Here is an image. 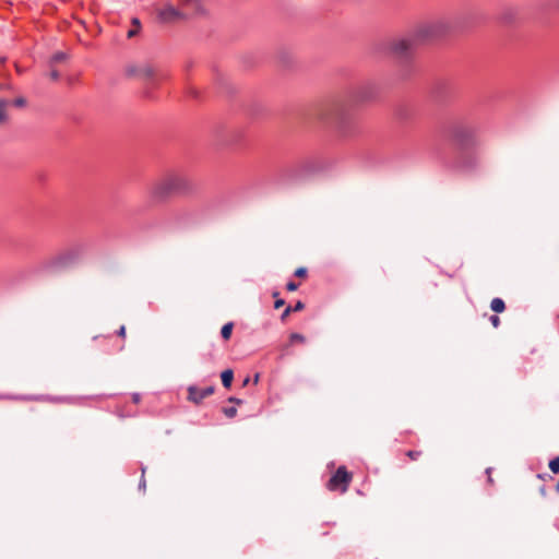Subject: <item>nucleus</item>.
<instances>
[{
    "label": "nucleus",
    "mask_w": 559,
    "mask_h": 559,
    "mask_svg": "<svg viewBox=\"0 0 559 559\" xmlns=\"http://www.w3.org/2000/svg\"><path fill=\"white\" fill-rule=\"evenodd\" d=\"M465 15L453 17H438L418 25L413 32L415 40L419 45L439 39L452 32L461 31L465 27Z\"/></svg>",
    "instance_id": "7ed1b4c3"
},
{
    "label": "nucleus",
    "mask_w": 559,
    "mask_h": 559,
    "mask_svg": "<svg viewBox=\"0 0 559 559\" xmlns=\"http://www.w3.org/2000/svg\"><path fill=\"white\" fill-rule=\"evenodd\" d=\"M9 105V100L0 99V123L5 122L8 119L7 108Z\"/></svg>",
    "instance_id": "a211bd4d"
},
{
    "label": "nucleus",
    "mask_w": 559,
    "mask_h": 559,
    "mask_svg": "<svg viewBox=\"0 0 559 559\" xmlns=\"http://www.w3.org/2000/svg\"><path fill=\"white\" fill-rule=\"evenodd\" d=\"M417 107L413 104H399L394 109V117L402 126H411L417 117Z\"/></svg>",
    "instance_id": "1a4fd4ad"
},
{
    "label": "nucleus",
    "mask_w": 559,
    "mask_h": 559,
    "mask_svg": "<svg viewBox=\"0 0 559 559\" xmlns=\"http://www.w3.org/2000/svg\"><path fill=\"white\" fill-rule=\"evenodd\" d=\"M490 308L497 313H501L506 310V304L501 298H493L490 302Z\"/></svg>",
    "instance_id": "f3484780"
},
{
    "label": "nucleus",
    "mask_w": 559,
    "mask_h": 559,
    "mask_svg": "<svg viewBox=\"0 0 559 559\" xmlns=\"http://www.w3.org/2000/svg\"><path fill=\"white\" fill-rule=\"evenodd\" d=\"M228 402H230V403H236V404H241V403H242V401H241V400L236 399V397H229V399H228Z\"/></svg>",
    "instance_id": "c9c22d12"
},
{
    "label": "nucleus",
    "mask_w": 559,
    "mask_h": 559,
    "mask_svg": "<svg viewBox=\"0 0 559 559\" xmlns=\"http://www.w3.org/2000/svg\"><path fill=\"white\" fill-rule=\"evenodd\" d=\"M549 468H550V471H551L554 474H558V473H559V456H558V457L552 459V460L549 462Z\"/></svg>",
    "instance_id": "5701e85b"
},
{
    "label": "nucleus",
    "mask_w": 559,
    "mask_h": 559,
    "mask_svg": "<svg viewBox=\"0 0 559 559\" xmlns=\"http://www.w3.org/2000/svg\"><path fill=\"white\" fill-rule=\"evenodd\" d=\"M556 491L559 492V481L556 485Z\"/></svg>",
    "instance_id": "79ce46f5"
},
{
    "label": "nucleus",
    "mask_w": 559,
    "mask_h": 559,
    "mask_svg": "<svg viewBox=\"0 0 559 559\" xmlns=\"http://www.w3.org/2000/svg\"><path fill=\"white\" fill-rule=\"evenodd\" d=\"M223 413L228 418H234L237 415V408L236 407H225L223 408Z\"/></svg>",
    "instance_id": "b1692460"
},
{
    "label": "nucleus",
    "mask_w": 559,
    "mask_h": 559,
    "mask_svg": "<svg viewBox=\"0 0 559 559\" xmlns=\"http://www.w3.org/2000/svg\"><path fill=\"white\" fill-rule=\"evenodd\" d=\"M305 308V304L302 301H297L295 307L292 308L293 311H301Z\"/></svg>",
    "instance_id": "72a5a7b5"
},
{
    "label": "nucleus",
    "mask_w": 559,
    "mask_h": 559,
    "mask_svg": "<svg viewBox=\"0 0 559 559\" xmlns=\"http://www.w3.org/2000/svg\"><path fill=\"white\" fill-rule=\"evenodd\" d=\"M158 17L163 22H175L177 20H186L187 15L173 4L166 3L165 7L158 11Z\"/></svg>",
    "instance_id": "9d476101"
},
{
    "label": "nucleus",
    "mask_w": 559,
    "mask_h": 559,
    "mask_svg": "<svg viewBox=\"0 0 559 559\" xmlns=\"http://www.w3.org/2000/svg\"><path fill=\"white\" fill-rule=\"evenodd\" d=\"M490 322H491L493 328H498L500 325V319H499L498 316H491L490 317Z\"/></svg>",
    "instance_id": "c756f323"
},
{
    "label": "nucleus",
    "mask_w": 559,
    "mask_h": 559,
    "mask_svg": "<svg viewBox=\"0 0 559 559\" xmlns=\"http://www.w3.org/2000/svg\"><path fill=\"white\" fill-rule=\"evenodd\" d=\"M377 95L378 86L371 80L360 81L347 90V97L355 105L372 102Z\"/></svg>",
    "instance_id": "423d86ee"
},
{
    "label": "nucleus",
    "mask_w": 559,
    "mask_h": 559,
    "mask_svg": "<svg viewBox=\"0 0 559 559\" xmlns=\"http://www.w3.org/2000/svg\"><path fill=\"white\" fill-rule=\"evenodd\" d=\"M486 473L488 474V480H489V481H492L491 476H490L491 468H487V469H486Z\"/></svg>",
    "instance_id": "58836bf2"
},
{
    "label": "nucleus",
    "mask_w": 559,
    "mask_h": 559,
    "mask_svg": "<svg viewBox=\"0 0 559 559\" xmlns=\"http://www.w3.org/2000/svg\"><path fill=\"white\" fill-rule=\"evenodd\" d=\"M477 126L464 119L453 121L448 128L450 139L462 150L477 145Z\"/></svg>",
    "instance_id": "20e7f679"
},
{
    "label": "nucleus",
    "mask_w": 559,
    "mask_h": 559,
    "mask_svg": "<svg viewBox=\"0 0 559 559\" xmlns=\"http://www.w3.org/2000/svg\"><path fill=\"white\" fill-rule=\"evenodd\" d=\"M128 75H138L139 76V67L130 66L127 68Z\"/></svg>",
    "instance_id": "bb28decb"
},
{
    "label": "nucleus",
    "mask_w": 559,
    "mask_h": 559,
    "mask_svg": "<svg viewBox=\"0 0 559 559\" xmlns=\"http://www.w3.org/2000/svg\"><path fill=\"white\" fill-rule=\"evenodd\" d=\"M67 58L68 56L64 52L58 51L51 57L50 64L64 61Z\"/></svg>",
    "instance_id": "412c9836"
},
{
    "label": "nucleus",
    "mask_w": 559,
    "mask_h": 559,
    "mask_svg": "<svg viewBox=\"0 0 559 559\" xmlns=\"http://www.w3.org/2000/svg\"><path fill=\"white\" fill-rule=\"evenodd\" d=\"M118 336L124 338L126 337V326L121 325L120 329L117 332Z\"/></svg>",
    "instance_id": "f704fd0d"
},
{
    "label": "nucleus",
    "mask_w": 559,
    "mask_h": 559,
    "mask_svg": "<svg viewBox=\"0 0 559 559\" xmlns=\"http://www.w3.org/2000/svg\"><path fill=\"white\" fill-rule=\"evenodd\" d=\"M49 76L51 80L57 81L60 78V73L56 69H52L49 73Z\"/></svg>",
    "instance_id": "2f4dec72"
},
{
    "label": "nucleus",
    "mask_w": 559,
    "mask_h": 559,
    "mask_svg": "<svg viewBox=\"0 0 559 559\" xmlns=\"http://www.w3.org/2000/svg\"><path fill=\"white\" fill-rule=\"evenodd\" d=\"M233 329H234V323L233 322H228V323L223 325V328L221 330V334H222V337L225 341H228L230 338L231 333H233Z\"/></svg>",
    "instance_id": "6ab92c4d"
},
{
    "label": "nucleus",
    "mask_w": 559,
    "mask_h": 559,
    "mask_svg": "<svg viewBox=\"0 0 559 559\" xmlns=\"http://www.w3.org/2000/svg\"><path fill=\"white\" fill-rule=\"evenodd\" d=\"M286 288L289 292H295L298 289V284L295 282H289V283H287Z\"/></svg>",
    "instance_id": "7c9ffc66"
},
{
    "label": "nucleus",
    "mask_w": 559,
    "mask_h": 559,
    "mask_svg": "<svg viewBox=\"0 0 559 559\" xmlns=\"http://www.w3.org/2000/svg\"><path fill=\"white\" fill-rule=\"evenodd\" d=\"M132 24H133L134 26H136V29H130V31L128 32V37H129V38H132V37H134V36L138 34L139 28H140V21H139V19H136V17L132 19Z\"/></svg>",
    "instance_id": "4be33fe9"
},
{
    "label": "nucleus",
    "mask_w": 559,
    "mask_h": 559,
    "mask_svg": "<svg viewBox=\"0 0 559 559\" xmlns=\"http://www.w3.org/2000/svg\"><path fill=\"white\" fill-rule=\"evenodd\" d=\"M317 119L331 127L340 136H350L355 123L349 108L342 100H332L321 105L316 114Z\"/></svg>",
    "instance_id": "f03ea898"
},
{
    "label": "nucleus",
    "mask_w": 559,
    "mask_h": 559,
    "mask_svg": "<svg viewBox=\"0 0 559 559\" xmlns=\"http://www.w3.org/2000/svg\"><path fill=\"white\" fill-rule=\"evenodd\" d=\"M277 296H278L277 292L273 293V297L276 298V300L274 302L275 309H280L281 307H283L285 305L284 299L277 298Z\"/></svg>",
    "instance_id": "393cba45"
},
{
    "label": "nucleus",
    "mask_w": 559,
    "mask_h": 559,
    "mask_svg": "<svg viewBox=\"0 0 559 559\" xmlns=\"http://www.w3.org/2000/svg\"><path fill=\"white\" fill-rule=\"evenodd\" d=\"M306 342V337L302 335V334H299V333H292L289 335V343L290 345L295 344V343H305Z\"/></svg>",
    "instance_id": "aec40b11"
},
{
    "label": "nucleus",
    "mask_w": 559,
    "mask_h": 559,
    "mask_svg": "<svg viewBox=\"0 0 559 559\" xmlns=\"http://www.w3.org/2000/svg\"><path fill=\"white\" fill-rule=\"evenodd\" d=\"M140 487L145 488V480H144V479H142V481H141V484H140Z\"/></svg>",
    "instance_id": "a19ab883"
},
{
    "label": "nucleus",
    "mask_w": 559,
    "mask_h": 559,
    "mask_svg": "<svg viewBox=\"0 0 559 559\" xmlns=\"http://www.w3.org/2000/svg\"><path fill=\"white\" fill-rule=\"evenodd\" d=\"M189 94H190L191 96H193V97H197L198 92H197V90H194V88H192V87H191V88L189 90Z\"/></svg>",
    "instance_id": "e433bc0d"
},
{
    "label": "nucleus",
    "mask_w": 559,
    "mask_h": 559,
    "mask_svg": "<svg viewBox=\"0 0 559 559\" xmlns=\"http://www.w3.org/2000/svg\"><path fill=\"white\" fill-rule=\"evenodd\" d=\"M132 399H133V401L135 403H138L140 401V395L139 394H133Z\"/></svg>",
    "instance_id": "4c0bfd02"
},
{
    "label": "nucleus",
    "mask_w": 559,
    "mask_h": 559,
    "mask_svg": "<svg viewBox=\"0 0 559 559\" xmlns=\"http://www.w3.org/2000/svg\"><path fill=\"white\" fill-rule=\"evenodd\" d=\"M197 191L192 177L181 169H169L152 182L147 189L151 206H163L174 197H192Z\"/></svg>",
    "instance_id": "f257e3e1"
},
{
    "label": "nucleus",
    "mask_w": 559,
    "mask_h": 559,
    "mask_svg": "<svg viewBox=\"0 0 559 559\" xmlns=\"http://www.w3.org/2000/svg\"><path fill=\"white\" fill-rule=\"evenodd\" d=\"M418 45L419 43L415 40V35L412 33L403 38H394L380 43L377 45L376 50L378 52L388 51L397 59L406 60L412 56Z\"/></svg>",
    "instance_id": "39448f33"
},
{
    "label": "nucleus",
    "mask_w": 559,
    "mask_h": 559,
    "mask_svg": "<svg viewBox=\"0 0 559 559\" xmlns=\"http://www.w3.org/2000/svg\"><path fill=\"white\" fill-rule=\"evenodd\" d=\"M2 88V86L0 85V90Z\"/></svg>",
    "instance_id": "37998d69"
},
{
    "label": "nucleus",
    "mask_w": 559,
    "mask_h": 559,
    "mask_svg": "<svg viewBox=\"0 0 559 559\" xmlns=\"http://www.w3.org/2000/svg\"><path fill=\"white\" fill-rule=\"evenodd\" d=\"M13 104H14L16 107H23V106H25L26 100H25V98H23V97H17L16 99H14Z\"/></svg>",
    "instance_id": "c85d7f7f"
},
{
    "label": "nucleus",
    "mask_w": 559,
    "mask_h": 559,
    "mask_svg": "<svg viewBox=\"0 0 559 559\" xmlns=\"http://www.w3.org/2000/svg\"><path fill=\"white\" fill-rule=\"evenodd\" d=\"M406 455L411 460L415 461V460H417L421 455V452L420 451L409 450V451L406 452Z\"/></svg>",
    "instance_id": "a878e982"
},
{
    "label": "nucleus",
    "mask_w": 559,
    "mask_h": 559,
    "mask_svg": "<svg viewBox=\"0 0 559 559\" xmlns=\"http://www.w3.org/2000/svg\"><path fill=\"white\" fill-rule=\"evenodd\" d=\"M214 393V386H207L205 389H199L194 385L188 388V400L194 404H200L203 399Z\"/></svg>",
    "instance_id": "f8f14e48"
},
{
    "label": "nucleus",
    "mask_w": 559,
    "mask_h": 559,
    "mask_svg": "<svg viewBox=\"0 0 559 559\" xmlns=\"http://www.w3.org/2000/svg\"><path fill=\"white\" fill-rule=\"evenodd\" d=\"M540 493H542L543 496H545V495H546L545 487H542V488H540Z\"/></svg>",
    "instance_id": "ea45409f"
},
{
    "label": "nucleus",
    "mask_w": 559,
    "mask_h": 559,
    "mask_svg": "<svg viewBox=\"0 0 559 559\" xmlns=\"http://www.w3.org/2000/svg\"><path fill=\"white\" fill-rule=\"evenodd\" d=\"M293 312L292 307H287L281 316V319L285 321L287 317Z\"/></svg>",
    "instance_id": "473e14b6"
},
{
    "label": "nucleus",
    "mask_w": 559,
    "mask_h": 559,
    "mask_svg": "<svg viewBox=\"0 0 559 559\" xmlns=\"http://www.w3.org/2000/svg\"><path fill=\"white\" fill-rule=\"evenodd\" d=\"M182 5L191 7L197 13L203 14L204 9L202 7L201 0H179Z\"/></svg>",
    "instance_id": "4468645a"
},
{
    "label": "nucleus",
    "mask_w": 559,
    "mask_h": 559,
    "mask_svg": "<svg viewBox=\"0 0 559 559\" xmlns=\"http://www.w3.org/2000/svg\"><path fill=\"white\" fill-rule=\"evenodd\" d=\"M295 275L297 277H305L307 275V269L306 267H298L296 271H295Z\"/></svg>",
    "instance_id": "cd10ccee"
},
{
    "label": "nucleus",
    "mask_w": 559,
    "mask_h": 559,
    "mask_svg": "<svg viewBox=\"0 0 559 559\" xmlns=\"http://www.w3.org/2000/svg\"><path fill=\"white\" fill-rule=\"evenodd\" d=\"M352 479V473H349L345 466H340L329 479L326 488L331 491L340 490L342 493H344L347 491Z\"/></svg>",
    "instance_id": "6e6552de"
},
{
    "label": "nucleus",
    "mask_w": 559,
    "mask_h": 559,
    "mask_svg": "<svg viewBox=\"0 0 559 559\" xmlns=\"http://www.w3.org/2000/svg\"><path fill=\"white\" fill-rule=\"evenodd\" d=\"M156 71L151 64H144L139 67V76L144 80L153 81L155 78Z\"/></svg>",
    "instance_id": "ddd939ff"
},
{
    "label": "nucleus",
    "mask_w": 559,
    "mask_h": 559,
    "mask_svg": "<svg viewBox=\"0 0 559 559\" xmlns=\"http://www.w3.org/2000/svg\"><path fill=\"white\" fill-rule=\"evenodd\" d=\"M515 16H516L515 10L508 8L506 10H503V12L501 13V21L506 24H511L514 22Z\"/></svg>",
    "instance_id": "2eb2a0df"
},
{
    "label": "nucleus",
    "mask_w": 559,
    "mask_h": 559,
    "mask_svg": "<svg viewBox=\"0 0 559 559\" xmlns=\"http://www.w3.org/2000/svg\"><path fill=\"white\" fill-rule=\"evenodd\" d=\"M222 383L225 388H230L233 379H234V372L231 369H226L221 374Z\"/></svg>",
    "instance_id": "dca6fc26"
},
{
    "label": "nucleus",
    "mask_w": 559,
    "mask_h": 559,
    "mask_svg": "<svg viewBox=\"0 0 559 559\" xmlns=\"http://www.w3.org/2000/svg\"><path fill=\"white\" fill-rule=\"evenodd\" d=\"M316 165L311 159L301 160L283 170V176L293 182H300L314 173Z\"/></svg>",
    "instance_id": "0eeeda50"
},
{
    "label": "nucleus",
    "mask_w": 559,
    "mask_h": 559,
    "mask_svg": "<svg viewBox=\"0 0 559 559\" xmlns=\"http://www.w3.org/2000/svg\"><path fill=\"white\" fill-rule=\"evenodd\" d=\"M478 166V158L468 152H463L460 154L456 167L463 171H473Z\"/></svg>",
    "instance_id": "9b49d317"
}]
</instances>
